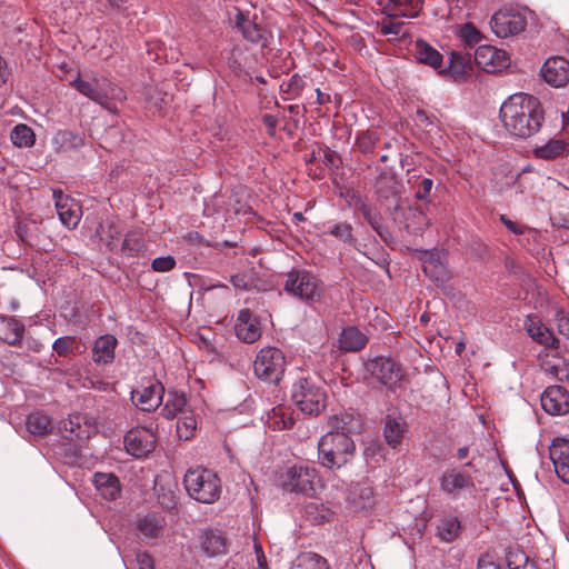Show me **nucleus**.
<instances>
[{
    "label": "nucleus",
    "instance_id": "nucleus-50",
    "mask_svg": "<svg viewBox=\"0 0 569 569\" xmlns=\"http://www.w3.org/2000/svg\"><path fill=\"white\" fill-rule=\"evenodd\" d=\"M329 233L349 244H351L355 241L352 234V227L350 223L347 222L335 224L329 231Z\"/></svg>",
    "mask_w": 569,
    "mask_h": 569
},
{
    "label": "nucleus",
    "instance_id": "nucleus-8",
    "mask_svg": "<svg viewBox=\"0 0 569 569\" xmlns=\"http://www.w3.org/2000/svg\"><path fill=\"white\" fill-rule=\"evenodd\" d=\"M317 473L307 466H293L283 476L282 487L286 491L312 496L316 492Z\"/></svg>",
    "mask_w": 569,
    "mask_h": 569
},
{
    "label": "nucleus",
    "instance_id": "nucleus-54",
    "mask_svg": "<svg viewBox=\"0 0 569 569\" xmlns=\"http://www.w3.org/2000/svg\"><path fill=\"white\" fill-rule=\"evenodd\" d=\"M143 248V243L139 238L127 236L122 243V251L129 256L139 253Z\"/></svg>",
    "mask_w": 569,
    "mask_h": 569
},
{
    "label": "nucleus",
    "instance_id": "nucleus-1",
    "mask_svg": "<svg viewBox=\"0 0 569 569\" xmlns=\"http://www.w3.org/2000/svg\"><path fill=\"white\" fill-rule=\"evenodd\" d=\"M500 118L511 134L526 139L540 130L543 122V110L536 97L516 93L502 103Z\"/></svg>",
    "mask_w": 569,
    "mask_h": 569
},
{
    "label": "nucleus",
    "instance_id": "nucleus-4",
    "mask_svg": "<svg viewBox=\"0 0 569 569\" xmlns=\"http://www.w3.org/2000/svg\"><path fill=\"white\" fill-rule=\"evenodd\" d=\"M356 452L352 438L347 436L323 435L318 442L319 462L329 469H340L349 463Z\"/></svg>",
    "mask_w": 569,
    "mask_h": 569
},
{
    "label": "nucleus",
    "instance_id": "nucleus-5",
    "mask_svg": "<svg viewBox=\"0 0 569 569\" xmlns=\"http://www.w3.org/2000/svg\"><path fill=\"white\" fill-rule=\"evenodd\" d=\"M72 86L83 96L99 103L108 111L116 112L110 100L126 99L122 90L104 77H90L88 79L78 77Z\"/></svg>",
    "mask_w": 569,
    "mask_h": 569
},
{
    "label": "nucleus",
    "instance_id": "nucleus-38",
    "mask_svg": "<svg viewBox=\"0 0 569 569\" xmlns=\"http://www.w3.org/2000/svg\"><path fill=\"white\" fill-rule=\"evenodd\" d=\"M164 525L166 521L163 517L152 513L139 519L137 529L143 537L156 539L162 536Z\"/></svg>",
    "mask_w": 569,
    "mask_h": 569
},
{
    "label": "nucleus",
    "instance_id": "nucleus-51",
    "mask_svg": "<svg viewBox=\"0 0 569 569\" xmlns=\"http://www.w3.org/2000/svg\"><path fill=\"white\" fill-rule=\"evenodd\" d=\"M159 503L167 510H173L177 507L178 500L173 490L159 487L157 489Z\"/></svg>",
    "mask_w": 569,
    "mask_h": 569
},
{
    "label": "nucleus",
    "instance_id": "nucleus-53",
    "mask_svg": "<svg viewBox=\"0 0 569 569\" xmlns=\"http://www.w3.org/2000/svg\"><path fill=\"white\" fill-rule=\"evenodd\" d=\"M176 260L172 256L158 257L153 259L151 268L156 272H167L174 268Z\"/></svg>",
    "mask_w": 569,
    "mask_h": 569
},
{
    "label": "nucleus",
    "instance_id": "nucleus-25",
    "mask_svg": "<svg viewBox=\"0 0 569 569\" xmlns=\"http://www.w3.org/2000/svg\"><path fill=\"white\" fill-rule=\"evenodd\" d=\"M234 329L237 337L246 343H253L261 335L256 317L248 309L239 312Z\"/></svg>",
    "mask_w": 569,
    "mask_h": 569
},
{
    "label": "nucleus",
    "instance_id": "nucleus-14",
    "mask_svg": "<svg viewBox=\"0 0 569 569\" xmlns=\"http://www.w3.org/2000/svg\"><path fill=\"white\" fill-rule=\"evenodd\" d=\"M440 488L449 496L458 497L465 490L475 488L471 475L463 469H448L439 479Z\"/></svg>",
    "mask_w": 569,
    "mask_h": 569
},
{
    "label": "nucleus",
    "instance_id": "nucleus-58",
    "mask_svg": "<svg viewBox=\"0 0 569 569\" xmlns=\"http://www.w3.org/2000/svg\"><path fill=\"white\" fill-rule=\"evenodd\" d=\"M230 281L234 288L240 289V290H249L250 286H251L248 276L244 273H239V274L232 276Z\"/></svg>",
    "mask_w": 569,
    "mask_h": 569
},
{
    "label": "nucleus",
    "instance_id": "nucleus-43",
    "mask_svg": "<svg viewBox=\"0 0 569 569\" xmlns=\"http://www.w3.org/2000/svg\"><path fill=\"white\" fill-rule=\"evenodd\" d=\"M197 429V418L193 411L190 409L189 412H186L179 416L177 422V435L179 439L189 440L193 437L194 431Z\"/></svg>",
    "mask_w": 569,
    "mask_h": 569
},
{
    "label": "nucleus",
    "instance_id": "nucleus-63",
    "mask_svg": "<svg viewBox=\"0 0 569 569\" xmlns=\"http://www.w3.org/2000/svg\"><path fill=\"white\" fill-rule=\"evenodd\" d=\"M416 121L420 126L427 128L431 124H433V121L430 119L428 113L425 110H417L416 112Z\"/></svg>",
    "mask_w": 569,
    "mask_h": 569
},
{
    "label": "nucleus",
    "instance_id": "nucleus-59",
    "mask_svg": "<svg viewBox=\"0 0 569 569\" xmlns=\"http://www.w3.org/2000/svg\"><path fill=\"white\" fill-rule=\"evenodd\" d=\"M500 221L509 229L510 232H512L515 234H522L525 232V230L527 229V227L510 220L505 214L500 216Z\"/></svg>",
    "mask_w": 569,
    "mask_h": 569
},
{
    "label": "nucleus",
    "instance_id": "nucleus-30",
    "mask_svg": "<svg viewBox=\"0 0 569 569\" xmlns=\"http://www.w3.org/2000/svg\"><path fill=\"white\" fill-rule=\"evenodd\" d=\"M413 56L419 63L438 69L442 64V54L431 44L418 39L413 44Z\"/></svg>",
    "mask_w": 569,
    "mask_h": 569
},
{
    "label": "nucleus",
    "instance_id": "nucleus-35",
    "mask_svg": "<svg viewBox=\"0 0 569 569\" xmlns=\"http://www.w3.org/2000/svg\"><path fill=\"white\" fill-rule=\"evenodd\" d=\"M347 499L355 510L368 509L373 506V490L367 483L357 482L350 488Z\"/></svg>",
    "mask_w": 569,
    "mask_h": 569
},
{
    "label": "nucleus",
    "instance_id": "nucleus-28",
    "mask_svg": "<svg viewBox=\"0 0 569 569\" xmlns=\"http://www.w3.org/2000/svg\"><path fill=\"white\" fill-rule=\"evenodd\" d=\"M24 325L14 317L0 316V340L18 346L24 332Z\"/></svg>",
    "mask_w": 569,
    "mask_h": 569
},
{
    "label": "nucleus",
    "instance_id": "nucleus-9",
    "mask_svg": "<svg viewBox=\"0 0 569 569\" xmlns=\"http://www.w3.org/2000/svg\"><path fill=\"white\" fill-rule=\"evenodd\" d=\"M526 17L517 10H499L490 20L491 30L500 38L518 34L526 29Z\"/></svg>",
    "mask_w": 569,
    "mask_h": 569
},
{
    "label": "nucleus",
    "instance_id": "nucleus-27",
    "mask_svg": "<svg viewBox=\"0 0 569 569\" xmlns=\"http://www.w3.org/2000/svg\"><path fill=\"white\" fill-rule=\"evenodd\" d=\"M84 143L86 139L82 134L69 129L58 130L51 139L57 153L79 150Z\"/></svg>",
    "mask_w": 569,
    "mask_h": 569
},
{
    "label": "nucleus",
    "instance_id": "nucleus-2",
    "mask_svg": "<svg viewBox=\"0 0 569 569\" xmlns=\"http://www.w3.org/2000/svg\"><path fill=\"white\" fill-rule=\"evenodd\" d=\"M291 399L301 412L309 416H318L327 407L323 382L316 378L297 380L291 388Z\"/></svg>",
    "mask_w": 569,
    "mask_h": 569
},
{
    "label": "nucleus",
    "instance_id": "nucleus-24",
    "mask_svg": "<svg viewBox=\"0 0 569 569\" xmlns=\"http://www.w3.org/2000/svg\"><path fill=\"white\" fill-rule=\"evenodd\" d=\"M525 330L538 343L547 348H559V339L536 316H528L525 320Z\"/></svg>",
    "mask_w": 569,
    "mask_h": 569
},
{
    "label": "nucleus",
    "instance_id": "nucleus-36",
    "mask_svg": "<svg viewBox=\"0 0 569 569\" xmlns=\"http://www.w3.org/2000/svg\"><path fill=\"white\" fill-rule=\"evenodd\" d=\"M117 339L112 335L99 337L92 349V359L97 363H110L114 358Z\"/></svg>",
    "mask_w": 569,
    "mask_h": 569
},
{
    "label": "nucleus",
    "instance_id": "nucleus-40",
    "mask_svg": "<svg viewBox=\"0 0 569 569\" xmlns=\"http://www.w3.org/2000/svg\"><path fill=\"white\" fill-rule=\"evenodd\" d=\"M339 341L341 349L359 351L367 345L368 338L358 328L348 327L343 329Z\"/></svg>",
    "mask_w": 569,
    "mask_h": 569
},
{
    "label": "nucleus",
    "instance_id": "nucleus-23",
    "mask_svg": "<svg viewBox=\"0 0 569 569\" xmlns=\"http://www.w3.org/2000/svg\"><path fill=\"white\" fill-rule=\"evenodd\" d=\"M56 208L61 222L69 229L76 228L81 218V208L68 196H64L61 191L58 193L54 191Z\"/></svg>",
    "mask_w": 569,
    "mask_h": 569
},
{
    "label": "nucleus",
    "instance_id": "nucleus-11",
    "mask_svg": "<svg viewBox=\"0 0 569 569\" xmlns=\"http://www.w3.org/2000/svg\"><path fill=\"white\" fill-rule=\"evenodd\" d=\"M59 431L68 440H87L97 432L92 418L74 413L59 423Z\"/></svg>",
    "mask_w": 569,
    "mask_h": 569
},
{
    "label": "nucleus",
    "instance_id": "nucleus-39",
    "mask_svg": "<svg viewBox=\"0 0 569 569\" xmlns=\"http://www.w3.org/2000/svg\"><path fill=\"white\" fill-rule=\"evenodd\" d=\"M383 12L390 18H416L417 6L412 0H387L383 4Z\"/></svg>",
    "mask_w": 569,
    "mask_h": 569
},
{
    "label": "nucleus",
    "instance_id": "nucleus-19",
    "mask_svg": "<svg viewBox=\"0 0 569 569\" xmlns=\"http://www.w3.org/2000/svg\"><path fill=\"white\" fill-rule=\"evenodd\" d=\"M153 436L144 429H132L124 436V447L129 455L141 458L154 448Z\"/></svg>",
    "mask_w": 569,
    "mask_h": 569
},
{
    "label": "nucleus",
    "instance_id": "nucleus-42",
    "mask_svg": "<svg viewBox=\"0 0 569 569\" xmlns=\"http://www.w3.org/2000/svg\"><path fill=\"white\" fill-rule=\"evenodd\" d=\"M11 141L19 148H29L33 146L36 136L33 130L27 124L16 126L10 133Z\"/></svg>",
    "mask_w": 569,
    "mask_h": 569
},
{
    "label": "nucleus",
    "instance_id": "nucleus-52",
    "mask_svg": "<svg viewBox=\"0 0 569 569\" xmlns=\"http://www.w3.org/2000/svg\"><path fill=\"white\" fill-rule=\"evenodd\" d=\"M460 37L469 46H475L481 40V33L471 23H466L461 27Z\"/></svg>",
    "mask_w": 569,
    "mask_h": 569
},
{
    "label": "nucleus",
    "instance_id": "nucleus-18",
    "mask_svg": "<svg viewBox=\"0 0 569 569\" xmlns=\"http://www.w3.org/2000/svg\"><path fill=\"white\" fill-rule=\"evenodd\" d=\"M541 406L550 415L569 412V392L561 386H550L541 395Z\"/></svg>",
    "mask_w": 569,
    "mask_h": 569
},
{
    "label": "nucleus",
    "instance_id": "nucleus-21",
    "mask_svg": "<svg viewBox=\"0 0 569 569\" xmlns=\"http://www.w3.org/2000/svg\"><path fill=\"white\" fill-rule=\"evenodd\" d=\"M549 456L558 477L569 483V440L555 439L549 448Z\"/></svg>",
    "mask_w": 569,
    "mask_h": 569
},
{
    "label": "nucleus",
    "instance_id": "nucleus-64",
    "mask_svg": "<svg viewBox=\"0 0 569 569\" xmlns=\"http://www.w3.org/2000/svg\"><path fill=\"white\" fill-rule=\"evenodd\" d=\"M286 415V409L283 407H274L272 410L268 413L269 421H273L274 419L279 418L280 416Z\"/></svg>",
    "mask_w": 569,
    "mask_h": 569
},
{
    "label": "nucleus",
    "instance_id": "nucleus-62",
    "mask_svg": "<svg viewBox=\"0 0 569 569\" xmlns=\"http://www.w3.org/2000/svg\"><path fill=\"white\" fill-rule=\"evenodd\" d=\"M478 569H501V567L490 556L486 555L479 558Z\"/></svg>",
    "mask_w": 569,
    "mask_h": 569
},
{
    "label": "nucleus",
    "instance_id": "nucleus-3",
    "mask_svg": "<svg viewBox=\"0 0 569 569\" xmlns=\"http://www.w3.org/2000/svg\"><path fill=\"white\" fill-rule=\"evenodd\" d=\"M183 485L188 495L202 503H213L220 498L221 481L217 473L206 468L188 469Z\"/></svg>",
    "mask_w": 569,
    "mask_h": 569
},
{
    "label": "nucleus",
    "instance_id": "nucleus-15",
    "mask_svg": "<svg viewBox=\"0 0 569 569\" xmlns=\"http://www.w3.org/2000/svg\"><path fill=\"white\" fill-rule=\"evenodd\" d=\"M445 253L438 250H426L422 252V270L425 274L437 283H445L450 274L446 262L443 261Z\"/></svg>",
    "mask_w": 569,
    "mask_h": 569
},
{
    "label": "nucleus",
    "instance_id": "nucleus-20",
    "mask_svg": "<svg viewBox=\"0 0 569 569\" xmlns=\"http://www.w3.org/2000/svg\"><path fill=\"white\" fill-rule=\"evenodd\" d=\"M164 388L159 382H151L141 390L132 391V401L143 411L156 410L162 402Z\"/></svg>",
    "mask_w": 569,
    "mask_h": 569
},
{
    "label": "nucleus",
    "instance_id": "nucleus-33",
    "mask_svg": "<svg viewBox=\"0 0 569 569\" xmlns=\"http://www.w3.org/2000/svg\"><path fill=\"white\" fill-rule=\"evenodd\" d=\"M234 23L246 40L252 43L264 42L266 30L260 24L249 20L241 11L237 13Z\"/></svg>",
    "mask_w": 569,
    "mask_h": 569
},
{
    "label": "nucleus",
    "instance_id": "nucleus-34",
    "mask_svg": "<svg viewBox=\"0 0 569 569\" xmlns=\"http://www.w3.org/2000/svg\"><path fill=\"white\" fill-rule=\"evenodd\" d=\"M190 408L187 402L186 395L177 390H169L161 415L167 419H173L189 412Z\"/></svg>",
    "mask_w": 569,
    "mask_h": 569
},
{
    "label": "nucleus",
    "instance_id": "nucleus-16",
    "mask_svg": "<svg viewBox=\"0 0 569 569\" xmlns=\"http://www.w3.org/2000/svg\"><path fill=\"white\" fill-rule=\"evenodd\" d=\"M330 430L326 435L347 436L358 435L362 430V420L359 415L341 412L328 419Z\"/></svg>",
    "mask_w": 569,
    "mask_h": 569
},
{
    "label": "nucleus",
    "instance_id": "nucleus-49",
    "mask_svg": "<svg viewBox=\"0 0 569 569\" xmlns=\"http://www.w3.org/2000/svg\"><path fill=\"white\" fill-rule=\"evenodd\" d=\"M377 142L378 138L375 132L365 131L357 137L356 147L365 154L372 153Z\"/></svg>",
    "mask_w": 569,
    "mask_h": 569
},
{
    "label": "nucleus",
    "instance_id": "nucleus-44",
    "mask_svg": "<svg viewBox=\"0 0 569 569\" xmlns=\"http://www.w3.org/2000/svg\"><path fill=\"white\" fill-rule=\"evenodd\" d=\"M27 429L30 433L36 436H43L50 429V418L42 412H34L27 418Z\"/></svg>",
    "mask_w": 569,
    "mask_h": 569
},
{
    "label": "nucleus",
    "instance_id": "nucleus-46",
    "mask_svg": "<svg viewBox=\"0 0 569 569\" xmlns=\"http://www.w3.org/2000/svg\"><path fill=\"white\" fill-rule=\"evenodd\" d=\"M408 182L411 183L412 188L416 189L415 196L418 200H427L428 199V196L430 194L432 187H433L432 179H430V178L420 179L419 176H417L416 173H412V176H409Z\"/></svg>",
    "mask_w": 569,
    "mask_h": 569
},
{
    "label": "nucleus",
    "instance_id": "nucleus-61",
    "mask_svg": "<svg viewBox=\"0 0 569 569\" xmlns=\"http://www.w3.org/2000/svg\"><path fill=\"white\" fill-rule=\"evenodd\" d=\"M293 423H295L293 419L291 417H287L286 415L280 416L279 418H277L270 422V425L274 429H279V430L289 429L293 426Z\"/></svg>",
    "mask_w": 569,
    "mask_h": 569
},
{
    "label": "nucleus",
    "instance_id": "nucleus-7",
    "mask_svg": "<svg viewBox=\"0 0 569 569\" xmlns=\"http://www.w3.org/2000/svg\"><path fill=\"white\" fill-rule=\"evenodd\" d=\"M284 291L302 301H316L321 297V281L307 270H291L287 274Z\"/></svg>",
    "mask_w": 569,
    "mask_h": 569
},
{
    "label": "nucleus",
    "instance_id": "nucleus-48",
    "mask_svg": "<svg viewBox=\"0 0 569 569\" xmlns=\"http://www.w3.org/2000/svg\"><path fill=\"white\" fill-rule=\"evenodd\" d=\"M301 569H329L327 560L317 553H305L298 558Z\"/></svg>",
    "mask_w": 569,
    "mask_h": 569
},
{
    "label": "nucleus",
    "instance_id": "nucleus-32",
    "mask_svg": "<svg viewBox=\"0 0 569 569\" xmlns=\"http://www.w3.org/2000/svg\"><path fill=\"white\" fill-rule=\"evenodd\" d=\"M93 483L99 493L107 500H114L120 495V482L113 473L97 472L93 476Z\"/></svg>",
    "mask_w": 569,
    "mask_h": 569
},
{
    "label": "nucleus",
    "instance_id": "nucleus-13",
    "mask_svg": "<svg viewBox=\"0 0 569 569\" xmlns=\"http://www.w3.org/2000/svg\"><path fill=\"white\" fill-rule=\"evenodd\" d=\"M473 57L475 63L488 73L501 71L510 63L507 52L492 46H479Z\"/></svg>",
    "mask_w": 569,
    "mask_h": 569
},
{
    "label": "nucleus",
    "instance_id": "nucleus-45",
    "mask_svg": "<svg viewBox=\"0 0 569 569\" xmlns=\"http://www.w3.org/2000/svg\"><path fill=\"white\" fill-rule=\"evenodd\" d=\"M565 142L561 140H550L546 144L535 149V156L541 159L551 160L565 151Z\"/></svg>",
    "mask_w": 569,
    "mask_h": 569
},
{
    "label": "nucleus",
    "instance_id": "nucleus-22",
    "mask_svg": "<svg viewBox=\"0 0 569 569\" xmlns=\"http://www.w3.org/2000/svg\"><path fill=\"white\" fill-rule=\"evenodd\" d=\"M200 548L208 557H217L227 552L228 540L218 528L203 529L199 536Z\"/></svg>",
    "mask_w": 569,
    "mask_h": 569
},
{
    "label": "nucleus",
    "instance_id": "nucleus-57",
    "mask_svg": "<svg viewBox=\"0 0 569 569\" xmlns=\"http://www.w3.org/2000/svg\"><path fill=\"white\" fill-rule=\"evenodd\" d=\"M402 22L383 21L381 23V33L385 36L393 34L396 37H399L402 34Z\"/></svg>",
    "mask_w": 569,
    "mask_h": 569
},
{
    "label": "nucleus",
    "instance_id": "nucleus-12",
    "mask_svg": "<svg viewBox=\"0 0 569 569\" xmlns=\"http://www.w3.org/2000/svg\"><path fill=\"white\" fill-rule=\"evenodd\" d=\"M366 369L372 377L389 387L400 381L403 376L401 366L393 359L383 356L368 360Z\"/></svg>",
    "mask_w": 569,
    "mask_h": 569
},
{
    "label": "nucleus",
    "instance_id": "nucleus-6",
    "mask_svg": "<svg viewBox=\"0 0 569 569\" xmlns=\"http://www.w3.org/2000/svg\"><path fill=\"white\" fill-rule=\"evenodd\" d=\"M286 368V358L283 352L274 347L261 349L254 361V375L264 381L278 385L283 377Z\"/></svg>",
    "mask_w": 569,
    "mask_h": 569
},
{
    "label": "nucleus",
    "instance_id": "nucleus-55",
    "mask_svg": "<svg viewBox=\"0 0 569 569\" xmlns=\"http://www.w3.org/2000/svg\"><path fill=\"white\" fill-rule=\"evenodd\" d=\"M74 343V339L71 337H60L58 338L53 345L52 349L59 355V356H67L69 351L71 350L72 346Z\"/></svg>",
    "mask_w": 569,
    "mask_h": 569
},
{
    "label": "nucleus",
    "instance_id": "nucleus-37",
    "mask_svg": "<svg viewBox=\"0 0 569 569\" xmlns=\"http://www.w3.org/2000/svg\"><path fill=\"white\" fill-rule=\"evenodd\" d=\"M407 425L402 418L388 416L385 421L383 436L387 443L396 449L402 441Z\"/></svg>",
    "mask_w": 569,
    "mask_h": 569
},
{
    "label": "nucleus",
    "instance_id": "nucleus-17",
    "mask_svg": "<svg viewBox=\"0 0 569 569\" xmlns=\"http://www.w3.org/2000/svg\"><path fill=\"white\" fill-rule=\"evenodd\" d=\"M543 80L556 87H562L569 81V61L563 57L549 58L541 68Z\"/></svg>",
    "mask_w": 569,
    "mask_h": 569
},
{
    "label": "nucleus",
    "instance_id": "nucleus-26",
    "mask_svg": "<svg viewBox=\"0 0 569 569\" xmlns=\"http://www.w3.org/2000/svg\"><path fill=\"white\" fill-rule=\"evenodd\" d=\"M472 71V60L469 53L452 51L450 53L449 64L439 71L440 74H449L456 81H463Z\"/></svg>",
    "mask_w": 569,
    "mask_h": 569
},
{
    "label": "nucleus",
    "instance_id": "nucleus-56",
    "mask_svg": "<svg viewBox=\"0 0 569 569\" xmlns=\"http://www.w3.org/2000/svg\"><path fill=\"white\" fill-rule=\"evenodd\" d=\"M555 317L558 332L569 340V313H566L563 310H559Z\"/></svg>",
    "mask_w": 569,
    "mask_h": 569
},
{
    "label": "nucleus",
    "instance_id": "nucleus-41",
    "mask_svg": "<svg viewBox=\"0 0 569 569\" xmlns=\"http://www.w3.org/2000/svg\"><path fill=\"white\" fill-rule=\"evenodd\" d=\"M460 530V520L455 516H448L440 520L437 527V536L441 541L452 542L459 537Z\"/></svg>",
    "mask_w": 569,
    "mask_h": 569
},
{
    "label": "nucleus",
    "instance_id": "nucleus-31",
    "mask_svg": "<svg viewBox=\"0 0 569 569\" xmlns=\"http://www.w3.org/2000/svg\"><path fill=\"white\" fill-rule=\"evenodd\" d=\"M358 210L385 242L392 241V234L388 227L385 224L380 212L365 202L359 206Z\"/></svg>",
    "mask_w": 569,
    "mask_h": 569
},
{
    "label": "nucleus",
    "instance_id": "nucleus-47",
    "mask_svg": "<svg viewBox=\"0 0 569 569\" xmlns=\"http://www.w3.org/2000/svg\"><path fill=\"white\" fill-rule=\"evenodd\" d=\"M509 569H537L536 565L529 560L522 551H509L506 556Z\"/></svg>",
    "mask_w": 569,
    "mask_h": 569
},
{
    "label": "nucleus",
    "instance_id": "nucleus-29",
    "mask_svg": "<svg viewBox=\"0 0 569 569\" xmlns=\"http://www.w3.org/2000/svg\"><path fill=\"white\" fill-rule=\"evenodd\" d=\"M375 190L380 197L385 199L397 196L399 193L400 184L392 168L386 167L380 170L376 178Z\"/></svg>",
    "mask_w": 569,
    "mask_h": 569
},
{
    "label": "nucleus",
    "instance_id": "nucleus-60",
    "mask_svg": "<svg viewBox=\"0 0 569 569\" xmlns=\"http://www.w3.org/2000/svg\"><path fill=\"white\" fill-rule=\"evenodd\" d=\"M139 569H153V560L147 552H138L136 556Z\"/></svg>",
    "mask_w": 569,
    "mask_h": 569
},
{
    "label": "nucleus",
    "instance_id": "nucleus-10",
    "mask_svg": "<svg viewBox=\"0 0 569 569\" xmlns=\"http://www.w3.org/2000/svg\"><path fill=\"white\" fill-rule=\"evenodd\" d=\"M392 220L410 234H418L422 232L429 224L423 210L400 203L395 206Z\"/></svg>",
    "mask_w": 569,
    "mask_h": 569
}]
</instances>
